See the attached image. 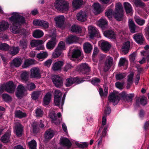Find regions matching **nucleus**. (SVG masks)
<instances>
[{
  "instance_id": "obj_4",
  "label": "nucleus",
  "mask_w": 149,
  "mask_h": 149,
  "mask_svg": "<svg viewBox=\"0 0 149 149\" xmlns=\"http://www.w3.org/2000/svg\"><path fill=\"white\" fill-rule=\"evenodd\" d=\"M84 81L82 79L78 77L69 78L66 79L65 85L66 87H68L74 84H79L83 82Z\"/></svg>"
},
{
  "instance_id": "obj_1",
  "label": "nucleus",
  "mask_w": 149,
  "mask_h": 149,
  "mask_svg": "<svg viewBox=\"0 0 149 149\" xmlns=\"http://www.w3.org/2000/svg\"><path fill=\"white\" fill-rule=\"evenodd\" d=\"M9 19L12 24L10 28V31L14 34L20 33L21 30V25L25 23L24 17L18 13L14 12L12 13Z\"/></svg>"
},
{
  "instance_id": "obj_61",
  "label": "nucleus",
  "mask_w": 149,
  "mask_h": 149,
  "mask_svg": "<svg viewBox=\"0 0 149 149\" xmlns=\"http://www.w3.org/2000/svg\"><path fill=\"white\" fill-rule=\"evenodd\" d=\"M126 76V74L124 73L118 74L116 76V79L117 80L122 79Z\"/></svg>"
},
{
  "instance_id": "obj_11",
  "label": "nucleus",
  "mask_w": 149,
  "mask_h": 149,
  "mask_svg": "<svg viewBox=\"0 0 149 149\" xmlns=\"http://www.w3.org/2000/svg\"><path fill=\"white\" fill-rule=\"evenodd\" d=\"M52 81L55 86L58 88H60L63 86V81L59 76L55 75L52 78Z\"/></svg>"
},
{
  "instance_id": "obj_62",
  "label": "nucleus",
  "mask_w": 149,
  "mask_h": 149,
  "mask_svg": "<svg viewBox=\"0 0 149 149\" xmlns=\"http://www.w3.org/2000/svg\"><path fill=\"white\" fill-rule=\"evenodd\" d=\"M36 88V86L35 84L31 83L27 84L26 88L29 91H31Z\"/></svg>"
},
{
  "instance_id": "obj_24",
  "label": "nucleus",
  "mask_w": 149,
  "mask_h": 149,
  "mask_svg": "<svg viewBox=\"0 0 149 149\" xmlns=\"http://www.w3.org/2000/svg\"><path fill=\"white\" fill-rule=\"evenodd\" d=\"M103 34L105 37L109 39H114L116 38V35L112 30L105 31L103 33Z\"/></svg>"
},
{
  "instance_id": "obj_6",
  "label": "nucleus",
  "mask_w": 149,
  "mask_h": 149,
  "mask_svg": "<svg viewBox=\"0 0 149 149\" xmlns=\"http://www.w3.org/2000/svg\"><path fill=\"white\" fill-rule=\"evenodd\" d=\"M14 131L17 136H21L22 135L23 130V126L21 124L19 121H15L14 123Z\"/></svg>"
},
{
  "instance_id": "obj_44",
  "label": "nucleus",
  "mask_w": 149,
  "mask_h": 149,
  "mask_svg": "<svg viewBox=\"0 0 149 149\" xmlns=\"http://www.w3.org/2000/svg\"><path fill=\"white\" fill-rule=\"evenodd\" d=\"M10 134V132H7L1 138V141L4 143L8 142L9 141V138Z\"/></svg>"
},
{
  "instance_id": "obj_58",
  "label": "nucleus",
  "mask_w": 149,
  "mask_h": 149,
  "mask_svg": "<svg viewBox=\"0 0 149 149\" xmlns=\"http://www.w3.org/2000/svg\"><path fill=\"white\" fill-rule=\"evenodd\" d=\"M62 51L63 50L65 49V43L63 41L60 42L58 44L56 48Z\"/></svg>"
},
{
  "instance_id": "obj_8",
  "label": "nucleus",
  "mask_w": 149,
  "mask_h": 149,
  "mask_svg": "<svg viewBox=\"0 0 149 149\" xmlns=\"http://www.w3.org/2000/svg\"><path fill=\"white\" fill-rule=\"evenodd\" d=\"M78 70L81 73L88 74L89 72L90 71V68L87 64L84 63L79 65Z\"/></svg>"
},
{
  "instance_id": "obj_63",
  "label": "nucleus",
  "mask_w": 149,
  "mask_h": 149,
  "mask_svg": "<svg viewBox=\"0 0 149 149\" xmlns=\"http://www.w3.org/2000/svg\"><path fill=\"white\" fill-rule=\"evenodd\" d=\"M113 59L109 56H107V58L106 60L105 63L111 66L113 64Z\"/></svg>"
},
{
  "instance_id": "obj_38",
  "label": "nucleus",
  "mask_w": 149,
  "mask_h": 149,
  "mask_svg": "<svg viewBox=\"0 0 149 149\" xmlns=\"http://www.w3.org/2000/svg\"><path fill=\"white\" fill-rule=\"evenodd\" d=\"M43 43V42L42 40H34L31 41L30 44L31 47H33Z\"/></svg>"
},
{
  "instance_id": "obj_35",
  "label": "nucleus",
  "mask_w": 149,
  "mask_h": 149,
  "mask_svg": "<svg viewBox=\"0 0 149 149\" xmlns=\"http://www.w3.org/2000/svg\"><path fill=\"white\" fill-rule=\"evenodd\" d=\"M81 29L79 26L74 24L72 25L71 27V31L73 32L77 33H81Z\"/></svg>"
},
{
  "instance_id": "obj_27",
  "label": "nucleus",
  "mask_w": 149,
  "mask_h": 149,
  "mask_svg": "<svg viewBox=\"0 0 149 149\" xmlns=\"http://www.w3.org/2000/svg\"><path fill=\"white\" fill-rule=\"evenodd\" d=\"M108 22L107 20L103 17L101 18L97 22V25L102 29L105 28L107 25Z\"/></svg>"
},
{
  "instance_id": "obj_49",
  "label": "nucleus",
  "mask_w": 149,
  "mask_h": 149,
  "mask_svg": "<svg viewBox=\"0 0 149 149\" xmlns=\"http://www.w3.org/2000/svg\"><path fill=\"white\" fill-rule=\"evenodd\" d=\"M28 41L25 38H23L20 41L19 45L23 49H25L27 47Z\"/></svg>"
},
{
  "instance_id": "obj_16",
  "label": "nucleus",
  "mask_w": 149,
  "mask_h": 149,
  "mask_svg": "<svg viewBox=\"0 0 149 149\" xmlns=\"http://www.w3.org/2000/svg\"><path fill=\"white\" fill-rule=\"evenodd\" d=\"M77 19L79 21L84 22L87 18V15L84 11H80L77 15Z\"/></svg>"
},
{
  "instance_id": "obj_12",
  "label": "nucleus",
  "mask_w": 149,
  "mask_h": 149,
  "mask_svg": "<svg viewBox=\"0 0 149 149\" xmlns=\"http://www.w3.org/2000/svg\"><path fill=\"white\" fill-rule=\"evenodd\" d=\"M54 20L56 22V26L61 27L63 26L64 23L65 18L63 15H58L54 18Z\"/></svg>"
},
{
  "instance_id": "obj_29",
  "label": "nucleus",
  "mask_w": 149,
  "mask_h": 149,
  "mask_svg": "<svg viewBox=\"0 0 149 149\" xmlns=\"http://www.w3.org/2000/svg\"><path fill=\"white\" fill-rule=\"evenodd\" d=\"M54 131L50 129L47 130L45 134V139L46 140H49L52 138L54 136Z\"/></svg>"
},
{
  "instance_id": "obj_46",
  "label": "nucleus",
  "mask_w": 149,
  "mask_h": 149,
  "mask_svg": "<svg viewBox=\"0 0 149 149\" xmlns=\"http://www.w3.org/2000/svg\"><path fill=\"white\" fill-rule=\"evenodd\" d=\"M48 56L47 52H43L38 53L36 55L37 57L39 59L45 58Z\"/></svg>"
},
{
  "instance_id": "obj_19",
  "label": "nucleus",
  "mask_w": 149,
  "mask_h": 149,
  "mask_svg": "<svg viewBox=\"0 0 149 149\" xmlns=\"http://www.w3.org/2000/svg\"><path fill=\"white\" fill-rule=\"evenodd\" d=\"M8 47L6 50L4 51H8L9 53L12 56H14L17 54L19 51V49L18 47H10L8 45Z\"/></svg>"
},
{
  "instance_id": "obj_40",
  "label": "nucleus",
  "mask_w": 149,
  "mask_h": 149,
  "mask_svg": "<svg viewBox=\"0 0 149 149\" xmlns=\"http://www.w3.org/2000/svg\"><path fill=\"white\" fill-rule=\"evenodd\" d=\"M22 62V60L20 58H15L12 62V64L16 67L19 66Z\"/></svg>"
},
{
  "instance_id": "obj_56",
  "label": "nucleus",
  "mask_w": 149,
  "mask_h": 149,
  "mask_svg": "<svg viewBox=\"0 0 149 149\" xmlns=\"http://www.w3.org/2000/svg\"><path fill=\"white\" fill-rule=\"evenodd\" d=\"M134 96V94L133 93L127 94L125 100L127 102H131Z\"/></svg>"
},
{
  "instance_id": "obj_23",
  "label": "nucleus",
  "mask_w": 149,
  "mask_h": 149,
  "mask_svg": "<svg viewBox=\"0 0 149 149\" xmlns=\"http://www.w3.org/2000/svg\"><path fill=\"white\" fill-rule=\"evenodd\" d=\"M60 143L61 145L69 148L71 146V143L69 139L66 138H61Z\"/></svg>"
},
{
  "instance_id": "obj_14",
  "label": "nucleus",
  "mask_w": 149,
  "mask_h": 149,
  "mask_svg": "<svg viewBox=\"0 0 149 149\" xmlns=\"http://www.w3.org/2000/svg\"><path fill=\"white\" fill-rule=\"evenodd\" d=\"M63 64V61L61 60L58 61L53 64L52 66V69L54 71L60 70H61Z\"/></svg>"
},
{
  "instance_id": "obj_37",
  "label": "nucleus",
  "mask_w": 149,
  "mask_h": 149,
  "mask_svg": "<svg viewBox=\"0 0 149 149\" xmlns=\"http://www.w3.org/2000/svg\"><path fill=\"white\" fill-rule=\"evenodd\" d=\"M15 117L19 118H22L26 116V114L25 112H22L18 110H16L15 112Z\"/></svg>"
},
{
  "instance_id": "obj_25",
  "label": "nucleus",
  "mask_w": 149,
  "mask_h": 149,
  "mask_svg": "<svg viewBox=\"0 0 149 149\" xmlns=\"http://www.w3.org/2000/svg\"><path fill=\"white\" fill-rule=\"evenodd\" d=\"M92 6L93 8V12L95 14H97L101 12V8L99 3H95Z\"/></svg>"
},
{
  "instance_id": "obj_52",
  "label": "nucleus",
  "mask_w": 149,
  "mask_h": 149,
  "mask_svg": "<svg viewBox=\"0 0 149 149\" xmlns=\"http://www.w3.org/2000/svg\"><path fill=\"white\" fill-rule=\"evenodd\" d=\"M41 94V92L40 91H34L33 92L32 94V98L33 100H36L38 99Z\"/></svg>"
},
{
  "instance_id": "obj_9",
  "label": "nucleus",
  "mask_w": 149,
  "mask_h": 149,
  "mask_svg": "<svg viewBox=\"0 0 149 149\" xmlns=\"http://www.w3.org/2000/svg\"><path fill=\"white\" fill-rule=\"evenodd\" d=\"M15 88L16 86L13 81L8 82L5 85V90L9 93H14Z\"/></svg>"
},
{
  "instance_id": "obj_45",
  "label": "nucleus",
  "mask_w": 149,
  "mask_h": 149,
  "mask_svg": "<svg viewBox=\"0 0 149 149\" xmlns=\"http://www.w3.org/2000/svg\"><path fill=\"white\" fill-rule=\"evenodd\" d=\"M129 26L130 31L132 33H135L136 32V26L134 22L132 20L129 21Z\"/></svg>"
},
{
  "instance_id": "obj_7",
  "label": "nucleus",
  "mask_w": 149,
  "mask_h": 149,
  "mask_svg": "<svg viewBox=\"0 0 149 149\" xmlns=\"http://www.w3.org/2000/svg\"><path fill=\"white\" fill-rule=\"evenodd\" d=\"M30 72V76L31 78L38 79L41 77L40 70L38 68L33 67L31 69Z\"/></svg>"
},
{
  "instance_id": "obj_57",
  "label": "nucleus",
  "mask_w": 149,
  "mask_h": 149,
  "mask_svg": "<svg viewBox=\"0 0 149 149\" xmlns=\"http://www.w3.org/2000/svg\"><path fill=\"white\" fill-rule=\"evenodd\" d=\"M127 63L128 61L125 58H121L120 59L119 64L120 66H121Z\"/></svg>"
},
{
  "instance_id": "obj_2",
  "label": "nucleus",
  "mask_w": 149,
  "mask_h": 149,
  "mask_svg": "<svg viewBox=\"0 0 149 149\" xmlns=\"http://www.w3.org/2000/svg\"><path fill=\"white\" fill-rule=\"evenodd\" d=\"M54 6L57 10L64 13L68 10L69 4L68 1L65 0H56Z\"/></svg>"
},
{
  "instance_id": "obj_30",
  "label": "nucleus",
  "mask_w": 149,
  "mask_h": 149,
  "mask_svg": "<svg viewBox=\"0 0 149 149\" xmlns=\"http://www.w3.org/2000/svg\"><path fill=\"white\" fill-rule=\"evenodd\" d=\"M49 117L52 119V122L55 124H58L60 123V120L57 118L55 113H50L49 114Z\"/></svg>"
},
{
  "instance_id": "obj_17",
  "label": "nucleus",
  "mask_w": 149,
  "mask_h": 149,
  "mask_svg": "<svg viewBox=\"0 0 149 149\" xmlns=\"http://www.w3.org/2000/svg\"><path fill=\"white\" fill-rule=\"evenodd\" d=\"M25 89L24 87L21 84L18 86L17 88V91L16 93V95L18 97H22L24 95Z\"/></svg>"
},
{
  "instance_id": "obj_22",
  "label": "nucleus",
  "mask_w": 149,
  "mask_h": 149,
  "mask_svg": "<svg viewBox=\"0 0 149 149\" xmlns=\"http://www.w3.org/2000/svg\"><path fill=\"white\" fill-rule=\"evenodd\" d=\"M88 29L90 38H93L97 32L96 28L93 26H90L88 27Z\"/></svg>"
},
{
  "instance_id": "obj_48",
  "label": "nucleus",
  "mask_w": 149,
  "mask_h": 149,
  "mask_svg": "<svg viewBox=\"0 0 149 149\" xmlns=\"http://www.w3.org/2000/svg\"><path fill=\"white\" fill-rule=\"evenodd\" d=\"M62 53V51L61 50L56 48L52 54V57L54 58H57L61 56Z\"/></svg>"
},
{
  "instance_id": "obj_47",
  "label": "nucleus",
  "mask_w": 149,
  "mask_h": 149,
  "mask_svg": "<svg viewBox=\"0 0 149 149\" xmlns=\"http://www.w3.org/2000/svg\"><path fill=\"white\" fill-rule=\"evenodd\" d=\"M108 88L107 87H104V92L102 88H100L99 89V93L101 96H106L107 95Z\"/></svg>"
},
{
  "instance_id": "obj_32",
  "label": "nucleus",
  "mask_w": 149,
  "mask_h": 149,
  "mask_svg": "<svg viewBox=\"0 0 149 149\" xmlns=\"http://www.w3.org/2000/svg\"><path fill=\"white\" fill-rule=\"evenodd\" d=\"M84 52L86 53H90L92 51L93 47L92 45L89 42H86L83 45Z\"/></svg>"
},
{
  "instance_id": "obj_60",
  "label": "nucleus",
  "mask_w": 149,
  "mask_h": 149,
  "mask_svg": "<svg viewBox=\"0 0 149 149\" xmlns=\"http://www.w3.org/2000/svg\"><path fill=\"white\" fill-rule=\"evenodd\" d=\"M100 79L96 77H95L92 79L91 81V83L94 85H97L100 82Z\"/></svg>"
},
{
  "instance_id": "obj_39",
  "label": "nucleus",
  "mask_w": 149,
  "mask_h": 149,
  "mask_svg": "<svg viewBox=\"0 0 149 149\" xmlns=\"http://www.w3.org/2000/svg\"><path fill=\"white\" fill-rule=\"evenodd\" d=\"M20 77L23 81H27L29 79V72L26 71L22 72L21 74Z\"/></svg>"
},
{
  "instance_id": "obj_54",
  "label": "nucleus",
  "mask_w": 149,
  "mask_h": 149,
  "mask_svg": "<svg viewBox=\"0 0 149 149\" xmlns=\"http://www.w3.org/2000/svg\"><path fill=\"white\" fill-rule=\"evenodd\" d=\"M136 56V54L135 52H134L129 56V60L130 62L134 63L135 62V58Z\"/></svg>"
},
{
  "instance_id": "obj_18",
  "label": "nucleus",
  "mask_w": 149,
  "mask_h": 149,
  "mask_svg": "<svg viewBox=\"0 0 149 149\" xmlns=\"http://www.w3.org/2000/svg\"><path fill=\"white\" fill-rule=\"evenodd\" d=\"M72 47H70L69 52L72 51V58H77L79 57L81 55V51L78 49L74 48L72 49Z\"/></svg>"
},
{
  "instance_id": "obj_64",
  "label": "nucleus",
  "mask_w": 149,
  "mask_h": 149,
  "mask_svg": "<svg viewBox=\"0 0 149 149\" xmlns=\"http://www.w3.org/2000/svg\"><path fill=\"white\" fill-rule=\"evenodd\" d=\"M140 102L141 104L145 106L147 103V98L146 97L143 96L140 98Z\"/></svg>"
},
{
  "instance_id": "obj_31",
  "label": "nucleus",
  "mask_w": 149,
  "mask_h": 149,
  "mask_svg": "<svg viewBox=\"0 0 149 149\" xmlns=\"http://www.w3.org/2000/svg\"><path fill=\"white\" fill-rule=\"evenodd\" d=\"M34 60L31 59H28L25 60L22 67L23 68H26L31 65L34 64Z\"/></svg>"
},
{
  "instance_id": "obj_15",
  "label": "nucleus",
  "mask_w": 149,
  "mask_h": 149,
  "mask_svg": "<svg viewBox=\"0 0 149 149\" xmlns=\"http://www.w3.org/2000/svg\"><path fill=\"white\" fill-rule=\"evenodd\" d=\"M99 43H101L102 49L105 52L108 51L111 47V45L109 42L104 40H101L99 42Z\"/></svg>"
},
{
  "instance_id": "obj_34",
  "label": "nucleus",
  "mask_w": 149,
  "mask_h": 149,
  "mask_svg": "<svg viewBox=\"0 0 149 149\" xmlns=\"http://www.w3.org/2000/svg\"><path fill=\"white\" fill-rule=\"evenodd\" d=\"M123 5L126 13H132V8L130 3L127 2H125Z\"/></svg>"
},
{
  "instance_id": "obj_3",
  "label": "nucleus",
  "mask_w": 149,
  "mask_h": 149,
  "mask_svg": "<svg viewBox=\"0 0 149 149\" xmlns=\"http://www.w3.org/2000/svg\"><path fill=\"white\" fill-rule=\"evenodd\" d=\"M123 8L121 4L120 3H117L114 12H119L120 13L119 17H118L116 13H113V16L116 19L119 21L122 19L123 17Z\"/></svg>"
},
{
  "instance_id": "obj_26",
  "label": "nucleus",
  "mask_w": 149,
  "mask_h": 149,
  "mask_svg": "<svg viewBox=\"0 0 149 149\" xmlns=\"http://www.w3.org/2000/svg\"><path fill=\"white\" fill-rule=\"evenodd\" d=\"M82 0H73L72 5L73 7L76 9L79 8L83 4Z\"/></svg>"
},
{
  "instance_id": "obj_43",
  "label": "nucleus",
  "mask_w": 149,
  "mask_h": 149,
  "mask_svg": "<svg viewBox=\"0 0 149 149\" xmlns=\"http://www.w3.org/2000/svg\"><path fill=\"white\" fill-rule=\"evenodd\" d=\"M51 95L50 93H47L44 98V104L45 105L49 104L51 99Z\"/></svg>"
},
{
  "instance_id": "obj_51",
  "label": "nucleus",
  "mask_w": 149,
  "mask_h": 149,
  "mask_svg": "<svg viewBox=\"0 0 149 149\" xmlns=\"http://www.w3.org/2000/svg\"><path fill=\"white\" fill-rule=\"evenodd\" d=\"M136 22L139 25L142 26L144 25L145 22V20L139 17H135L134 18Z\"/></svg>"
},
{
  "instance_id": "obj_55",
  "label": "nucleus",
  "mask_w": 149,
  "mask_h": 149,
  "mask_svg": "<svg viewBox=\"0 0 149 149\" xmlns=\"http://www.w3.org/2000/svg\"><path fill=\"white\" fill-rule=\"evenodd\" d=\"M35 112L37 117H42L43 115V111L41 109L37 108L36 109Z\"/></svg>"
},
{
  "instance_id": "obj_13",
  "label": "nucleus",
  "mask_w": 149,
  "mask_h": 149,
  "mask_svg": "<svg viewBox=\"0 0 149 149\" xmlns=\"http://www.w3.org/2000/svg\"><path fill=\"white\" fill-rule=\"evenodd\" d=\"M57 41L56 37H53L48 41L47 43L46 46L47 48L49 49L52 50L55 46Z\"/></svg>"
},
{
  "instance_id": "obj_20",
  "label": "nucleus",
  "mask_w": 149,
  "mask_h": 149,
  "mask_svg": "<svg viewBox=\"0 0 149 149\" xmlns=\"http://www.w3.org/2000/svg\"><path fill=\"white\" fill-rule=\"evenodd\" d=\"M133 38L138 44H142L143 43L144 38L142 33H138L134 34L133 36Z\"/></svg>"
},
{
  "instance_id": "obj_33",
  "label": "nucleus",
  "mask_w": 149,
  "mask_h": 149,
  "mask_svg": "<svg viewBox=\"0 0 149 149\" xmlns=\"http://www.w3.org/2000/svg\"><path fill=\"white\" fill-rule=\"evenodd\" d=\"M54 102L55 105L60 107L61 106L62 107L64 104V99H62V97H54Z\"/></svg>"
},
{
  "instance_id": "obj_36",
  "label": "nucleus",
  "mask_w": 149,
  "mask_h": 149,
  "mask_svg": "<svg viewBox=\"0 0 149 149\" xmlns=\"http://www.w3.org/2000/svg\"><path fill=\"white\" fill-rule=\"evenodd\" d=\"M130 46V43L129 42L127 41L123 45L122 48V52L124 53L125 54L127 53L129 51Z\"/></svg>"
},
{
  "instance_id": "obj_10",
  "label": "nucleus",
  "mask_w": 149,
  "mask_h": 149,
  "mask_svg": "<svg viewBox=\"0 0 149 149\" xmlns=\"http://www.w3.org/2000/svg\"><path fill=\"white\" fill-rule=\"evenodd\" d=\"M33 24L36 26H41L44 29L49 28V24L47 21L37 19L33 22Z\"/></svg>"
},
{
  "instance_id": "obj_50",
  "label": "nucleus",
  "mask_w": 149,
  "mask_h": 149,
  "mask_svg": "<svg viewBox=\"0 0 149 149\" xmlns=\"http://www.w3.org/2000/svg\"><path fill=\"white\" fill-rule=\"evenodd\" d=\"M28 144L30 149H36V142L34 140H32L29 142Z\"/></svg>"
},
{
  "instance_id": "obj_53",
  "label": "nucleus",
  "mask_w": 149,
  "mask_h": 149,
  "mask_svg": "<svg viewBox=\"0 0 149 149\" xmlns=\"http://www.w3.org/2000/svg\"><path fill=\"white\" fill-rule=\"evenodd\" d=\"M3 100L6 102H8L11 101V97L6 93H3L2 95Z\"/></svg>"
},
{
  "instance_id": "obj_21",
  "label": "nucleus",
  "mask_w": 149,
  "mask_h": 149,
  "mask_svg": "<svg viewBox=\"0 0 149 149\" xmlns=\"http://www.w3.org/2000/svg\"><path fill=\"white\" fill-rule=\"evenodd\" d=\"M78 38L76 36L70 35L66 38L65 42L67 44H71L76 42Z\"/></svg>"
},
{
  "instance_id": "obj_59",
  "label": "nucleus",
  "mask_w": 149,
  "mask_h": 149,
  "mask_svg": "<svg viewBox=\"0 0 149 149\" xmlns=\"http://www.w3.org/2000/svg\"><path fill=\"white\" fill-rule=\"evenodd\" d=\"M134 3L136 6L144 7L145 4L139 0H134Z\"/></svg>"
},
{
  "instance_id": "obj_5",
  "label": "nucleus",
  "mask_w": 149,
  "mask_h": 149,
  "mask_svg": "<svg viewBox=\"0 0 149 149\" xmlns=\"http://www.w3.org/2000/svg\"><path fill=\"white\" fill-rule=\"evenodd\" d=\"M119 93L116 91H113L111 93L109 96L108 99L111 102H113L114 105L116 104L120 100Z\"/></svg>"
},
{
  "instance_id": "obj_42",
  "label": "nucleus",
  "mask_w": 149,
  "mask_h": 149,
  "mask_svg": "<svg viewBox=\"0 0 149 149\" xmlns=\"http://www.w3.org/2000/svg\"><path fill=\"white\" fill-rule=\"evenodd\" d=\"M134 76V74L132 73H131L128 76V79H127V84L126 86L127 89L130 88V85L132 84L133 82V79Z\"/></svg>"
},
{
  "instance_id": "obj_41",
  "label": "nucleus",
  "mask_w": 149,
  "mask_h": 149,
  "mask_svg": "<svg viewBox=\"0 0 149 149\" xmlns=\"http://www.w3.org/2000/svg\"><path fill=\"white\" fill-rule=\"evenodd\" d=\"M44 34L43 32L41 30H36L33 33V36L36 38H39L42 37Z\"/></svg>"
},
{
  "instance_id": "obj_28",
  "label": "nucleus",
  "mask_w": 149,
  "mask_h": 149,
  "mask_svg": "<svg viewBox=\"0 0 149 149\" xmlns=\"http://www.w3.org/2000/svg\"><path fill=\"white\" fill-rule=\"evenodd\" d=\"M9 24L7 22L3 21L0 22V32L3 31L8 29Z\"/></svg>"
}]
</instances>
